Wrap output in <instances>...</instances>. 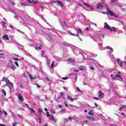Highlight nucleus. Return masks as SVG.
<instances>
[{"label":"nucleus","instance_id":"774afa93","mask_svg":"<svg viewBox=\"0 0 126 126\" xmlns=\"http://www.w3.org/2000/svg\"><path fill=\"white\" fill-rule=\"evenodd\" d=\"M124 30L126 31V25L124 26Z\"/></svg>","mask_w":126,"mask_h":126},{"label":"nucleus","instance_id":"f03ea898","mask_svg":"<svg viewBox=\"0 0 126 126\" xmlns=\"http://www.w3.org/2000/svg\"><path fill=\"white\" fill-rule=\"evenodd\" d=\"M72 51L75 55H82L84 60H86V59L88 58L87 54H89V52H87V53H83L81 50L79 49V48L77 47L73 48Z\"/></svg>","mask_w":126,"mask_h":126},{"label":"nucleus","instance_id":"de8ad7c7","mask_svg":"<svg viewBox=\"0 0 126 126\" xmlns=\"http://www.w3.org/2000/svg\"><path fill=\"white\" fill-rule=\"evenodd\" d=\"M121 24L122 25H123V26H126V24H125V22H124V21H121Z\"/></svg>","mask_w":126,"mask_h":126},{"label":"nucleus","instance_id":"bf43d9fd","mask_svg":"<svg viewBox=\"0 0 126 126\" xmlns=\"http://www.w3.org/2000/svg\"><path fill=\"white\" fill-rule=\"evenodd\" d=\"M44 54H45V52L44 51H41L42 57H44Z\"/></svg>","mask_w":126,"mask_h":126},{"label":"nucleus","instance_id":"393cba45","mask_svg":"<svg viewBox=\"0 0 126 126\" xmlns=\"http://www.w3.org/2000/svg\"><path fill=\"white\" fill-rule=\"evenodd\" d=\"M85 68V66H79V69L80 70H83Z\"/></svg>","mask_w":126,"mask_h":126},{"label":"nucleus","instance_id":"b1692460","mask_svg":"<svg viewBox=\"0 0 126 126\" xmlns=\"http://www.w3.org/2000/svg\"><path fill=\"white\" fill-rule=\"evenodd\" d=\"M99 39H98L99 41H101V38H104L105 35L104 34H100L99 35Z\"/></svg>","mask_w":126,"mask_h":126},{"label":"nucleus","instance_id":"9d476101","mask_svg":"<svg viewBox=\"0 0 126 126\" xmlns=\"http://www.w3.org/2000/svg\"><path fill=\"white\" fill-rule=\"evenodd\" d=\"M106 6L107 12H108V13H109V14H110V15H111V16H114V15H115V13H114L113 11L110 10V9L108 7V5H106Z\"/></svg>","mask_w":126,"mask_h":126},{"label":"nucleus","instance_id":"37998d69","mask_svg":"<svg viewBox=\"0 0 126 126\" xmlns=\"http://www.w3.org/2000/svg\"><path fill=\"white\" fill-rule=\"evenodd\" d=\"M114 16L115 17H116V18H119V17H120V16H119V15L115 14H114Z\"/></svg>","mask_w":126,"mask_h":126},{"label":"nucleus","instance_id":"ea45409f","mask_svg":"<svg viewBox=\"0 0 126 126\" xmlns=\"http://www.w3.org/2000/svg\"><path fill=\"white\" fill-rule=\"evenodd\" d=\"M40 17H41L42 19L43 20H44L45 22H46V19H45V18H44V17H43V16H42V15H40Z\"/></svg>","mask_w":126,"mask_h":126},{"label":"nucleus","instance_id":"7ed1b4c3","mask_svg":"<svg viewBox=\"0 0 126 126\" xmlns=\"http://www.w3.org/2000/svg\"><path fill=\"white\" fill-rule=\"evenodd\" d=\"M75 30L76 32H77V34L75 33H72L70 31L67 32V33H69V35H71V36H76V37H78V38H79V34H82V31L80 28H76L75 29Z\"/></svg>","mask_w":126,"mask_h":126},{"label":"nucleus","instance_id":"a878e982","mask_svg":"<svg viewBox=\"0 0 126 126\" xmlns=\"http://www.w3.org/2000/svg\"><path fill=\"white\" fill-rule=\"evenodd\" d=\"M18 47L19 49H21V50H22L23 51L24 50L23 49V46H22V45H20L19 44Z\"/></svg>","mask_w":126,"mask_h":126},{"label":"nucleus","instance_id":"7c9ffc66","mask_svg":"<svg viewBox=\"0 0 126 126\" xmlns=\"http://www.w3.org/2000/svg\"><path fill=\"white\" fill-rule=\"evenodd\" d=\"M90 56L95 58V57H97V54H94L93 53H91V54H90Z\"/></svg>","mask_w":126,"mask_h":126},{"label":"nucleus","instance_id":"f257e3e1","mask_svg":"<svg viewBox=\"0 0 126 126\" xmlns=\"http://www.w3.org/2000/svg\"><path fill=\"white\" fill-rule=\"evenodd\" d=\"M14 18L17 19V20H20L23 24H28L29 21H30L31 17L28 14H24L22 17L18 15L14 16Z\"/></svg>","mask_w":126,"mask_h":126},{"label":"nucleus","instance_id":"412c9836","mask_svg":"<svg viewBox=\"0 0 126 126\" xmlns=\"http://www.w3.org/2000/svg\"><path fill=\"white\" fill-rule=\"evenodd\" d=\"M87 119H88V120H90V121H95V118L92 116H87Z\"/></svg>","mask_w":126,"mask_h":126},{"label":"nucleus","instance_id":"dca6fc26","mask_svg":"<svg viewBox=\"0 0 126 126\" xmlns=\"http://www.w3.org/2000/svg\"><path fill=\"white\" fill-rule=\"evenodd\" d=\"M67 99L69 100V101H70V102H73V101H74V99L70 95L67 96Z\"/></svg>","mask_w":126,"mask_h":126},{"label":"nucleus","instance_id":"f8f14e48","mask_svg":"<svg viewBox=\"0 0 126 126\" xmlns=\"http://www.w3.org/2000/svg\"><path fill=\"white\" fill-rule=\"evenodd\" d=\"M48 118H49V119L50 120V121H53V122H55V123H57V119H55V117H54V115H51Z\"/></svg>","mask_w":126,"mask_h":126},{"label":"nucleus","instance_id":"c9c22d12","mask_svg":"<svg viewBox=\"0 0 126 126\" xmlns=\"http://www.w3.org/2000/svg\"><path fill=\"white\" fill-rule=\"evenodd\" d=\"M63 46H66L67 47H68L69 46V44H68L67 42H64L63 43Z\"/></svg>","mask_w":126,"mask_h":126},{"label":"nucleus","instance_id":"39448f33","mask_svg":"<svg viewBox=\"0 0 126 126\" xmlns=\"http://www.w3.org/2000/svg\"><path fill=\"white\" fill-rule=\"evenodd\" d=\"M60 24L61 25L63 29H66L67 28H70L69 23H66L65 21H60Z\"/></svg>","mask_w":126,"mask_h":126},{"label":"nucleus","instance_id":"338daca9","mask_svg":"<svg viewBox=\"0 0 126 126\" xmlns=\"http://www.w3.org/2000/svg\"><path fill=\"white\" fill-rule=\"evenodd\" d=\"M0 126H5V125L4 124H1L0 123Z\"/></svg>","mask_w":126,"mask_h":126},{"label":"nucleus","instance_id":"2eb2a0df","mask_svg":"<svg viewBox=\"0 0 126 126\" xmlns=\"http://www.w3.org/2000/svg\"><path fill=\"white\" fill-rule=\"evenodd\" d=\"M2 38L3 40H5L6 41H8V40H9V37H8V35L7 34H4Z\"/></svg>","mask_w":126,"mask_h":126},{"label":"nucleus","instance_id":"5fc2aeb1","mask_svg":"<svg viewBox=\"0 0 126 126\" xmlns=\"http://www.w3.org/2000/svg\"><path fill=\"white\" fill-rule=\"evenodd\" d=\"M111 2H116L117 1H118V0H111Z\"/></svg>","mask_w":126,"mask_h":126},{"label":"nucleus","instance_id":"49530a36","mask_svg":"<svg viewBox=\"0 0 126 126\" xmlns=\"http://www.w3.org/2000/svg\"><path fill=\"white\" fill-rule=\"evenodd\" d=\"M110 57L111 60H112V61H114V55H111L110 56Z\"/></svg>","mask_w":126,"mask_h":126},{"label":"nucleus","instance_id":"0e129e2a","mask_svg":"<svg viewBox=\"0 0 126 126\" xmlns=\"http://www.w3.org/2000/svg\"><path fill=\"white\" fill-rule=\"evenodd\" d=\"M27 1H28V2H29L30 3H32V1L31 0H27Z\"/></svg>","mask_w":126,"mask_h":126},{"label":"nucleus","instance_id":"6e6d98bb","mask_svg":"<svg viewBox=\"0 0 126 126\" xmlns=\"http://www.w3.org/2000/svg\"><path fill=\"white\" fill-rule=\"evenodd\" d=\"M115 74H116V73H113V74H111L110 75V76H111V77H113V76H115Z\"/></svg>","mask_w":126,"mask_h":126},{"label":"nucleus","instance_id":"13d9d810","mask_svg":"<svg viewBox=\"0 0 126 126\" xmlns=\"http://www.w3.org/2000/svg\"><path fill=\"white\" fill-rule=\"evenodd\" d=\"M88 114L90 115V116H93V113H92V112H88Z\"/></svg>","mask_w":126,"mask_h":126},{"label":"nucleus","instance_id":"58836bf2","mask_svg":"<svg viewBox=\"0 0 126 126\" xmlns=\"http://www.w3.org/2000/svg\"><path fill=\"white\" fill-rule=\"evenodd\" d=\"M46 79L47 81H50V82H52L53 81L51 80H50V78L49 77H46Z\"/></svg>","mask_w":126,"mask_h":126},{"label":"nucleus","instance_id":"423d86ee","mask_svg":"<svg viewBox=\"0 0 126 126\" xmlns=\"http://www.w3.org/2000/svg\"><path fill=\"white\" fill-rule=\"evenodd\" d=\"M99 46V48L100 51H103V50H106V49H109L111 51L109 52V54H112V52H113V48H111L110 46L105 47V48L102 46V43H98V44Z\"/></svg>","mask_w":126,"mask_h":126},{"label":"nucleus","instance_id":"4c0bfd02","mask_svg":"<svg viewBox=\"0 0 126 126\" xmlns=\"http://www.w3.org/2000/svg\"><path fill=\"white\" fill-rule=\"evenodd\" d=\"M50 116L51 115H50V113H49V112H46V117L47 118H49Z\"/></svg>","mask_w":126,"mask_h":126},{"label":"nucleus","instance_id":"79ce46f5","mask_svg":"<svg viewBox=\"0 0 126 126\" xmlns=\"http://www.w3.org/2000/svg\"><path fill=\"white\" fill-rule=\"evenodd\" d=\"M13 59H14V61H21V59H19L18 58H13Z\"/></svg>","mask_w":126,"mask_h":126},{"label":"nucleus","instance_id":"864d4df0","mask_svg":"<svg viewBox=\"0 0 126 126\" xmlns=\"http://www.w3.org/2000/svg\"><path fill=\"white\" fill-rule=\"evenodd\" d=\"M36 50H41L40 47H35Z\"/></svg>","mask_w":126,"mask_h":126},{"label":"nucleus","instance_id":"680f3d73","mask_svg":"<svg viewBox=\"0 0 126 126\" xmlns=\"http://www.w3.org/2000/svg\"><path fill=\"white\" fill-rule=\"evenodd\" d=\"M9 27H10V28H12V29H15V28H14V27L12 26V25H9Z\"/></svg>","mask_w":126,"mask_h":126},{"label":"nucleus","instance_id":"69168bd1","mask_svg":"<svg viewBox=\"0 0 126 126\" xmlns=\"http://www.w3.org/2000/svg\"><path fill=\"white\" fill-rule=\"evenodd\" d=\"M11 117H15V114H14V113H12V114H11Z\"/></svg>","mask_w":126,"mask_h":126},{"label":"nucleus","instance_id":"aec40b11","mask_svg":"<svg viewBox=\"0 0 126 126\" xmlns=\"http://www.w3.org/2000/svg\"><path fill=\"white\" fill-rule=\"evenodd\" d=\"M18 99L19 100H20V101H24V99H23V97L22 96V95H21V94H19L18 95Z\"/></svg>","mask_w":126,"mask_h":126},{"label":"nucleus","instance_id":"72a5a7b5","mask_svg":"<svg viewBox=\"0 0 126 126\" xmlns=\"http://www.w3.org/2000/svg\"><path fill=\"white\" fill-rule=\"evenodd\" d=\"M46 62H47V64H50V63L51 62V60L48 59V58H46Z\"/></svg>","mask_w":126,"mask_h":126},{"label":"nucleus","instance_id":"603ef678","mask_svg":"<svg viewBox=\"0 0 126 126\" xmlns=\"http://www.w3.org/2000/svg\"><path fill=\"white\" fill-rule=\"evenodd\" d=\"M61 112H63V113H65V109H62L61 110Z\"/></svg>","mask_w":126,"mask_h":126},{"label":"nucleus","instance_id":"f3484780","mask_svg":"<svg viewBox=\"0 0 126 126\" xmlns=\"http://www.w3.org/2000/svg\"><path fill=\"white\" fill-rule=\"evenodd\" d=\"M120 74H121V72H119L117 74H116L113 78H112V79L114 80L116 79L117 77H121V75H120Z\"/></svg>","mask_w":126,"mask_h":126},{"label":"nucleus","instance_id":"c03bdc74","mask_svg":"<svg viewBox=\"0 0 126 126\" xmlns=\"http://www.w3.org/2000/svg\"><path fill=\"white\" fill-rule=\"evenodd\" d=\"M50 112L52 113V114H56V112L54 111V110H53V109H51L50 110Z\"/></svg>","mask_w":126,"mask_h":126},{"label":"nucleus","instance_id":"4d7b16f0","mask_svg":"<svg viewBox=\"0 0 126 126\" xmlns=\"http://www.w3.org/2000/svg\"><path fill=\"white\" fill-rule=\"evenodd\" d=\"M77 90L79 92H81V90H80V89H79V87H77L76 88Z\"/></svg>","mask_w":126,"mask_h":126},{"label":"nucleus","instance_id":"a19ab883","mask_svg":"<svg viewBox=\"0 0 126 126\" xmlns=\"http://www.w3.org/2000/svg\"><path fill=\"white\" fill-rule=\"evenodd\" d=\"M29 76L30 79H31L32 80L33 79V76H32V75L30 74V75H29Z\"/></svg>","mask_w":126,"mask_h":126},{"label":"nucleus","instance_id":"4be33fe9","mask_svg":"<svg viewBox=\"0 0 126 126\" xmlns=\"http://www.w3.org/2000/svg\"><path fill=\"white\" fill-rule=\"evenodd\" d=\"M58 64H55V62H52L51 65V68H53V67H56V66H57Z\"/></svg>","mask_w":126,"mask_h":126},{"label":"nucleus","instance_id":"cd10ccee","mask_svg":"<svg viewBox=\"0 0 126 126\" xmlns=\"http://www.w3.org/2000/svg\"><path fill=\"white\" fill-rule=\"evenodd\" d=\"M2 93L3 94L4 96H6V93L4 89H1Z\"/></svg>","mask_w":126,"mask_h":126},{"label":"nucleus","instance_id":"8fccbe9b","mask_svg":"<svg viewBox=\"0 0 126 126\" xmlns=\"http://www.w3.org/2000/svg\"><path fill=\"white\" fill-rule=\"evenodd\" d=\"M21 4L22 5H24V6H25V5H28V4H27V3H21Z\"/></svg>","mask_w":126,"mask_h":126},{"label":"nucleus","instance_id":"ddd939ff","mask_svg":"<svg viewBox=\"0 0 126 126\" xmlns=\"http://www.w3.org/2000/svg\"><path fill=\"white\" fill-rule=\"evenodd\" d=\"M104 93H103V92H102L101 91H98V97L100 99H102V98L104 97Z\"/></svg>","mask_w":126,"mask_h":126},{"label":"nucleus","instance_id":"6ab92c4d","mask_svg":"<svg viewBox=\"0 0 126 126\" xmlns=\"http://www.w3.org/2000/svg\"><path fill=\"white\" fill-rule=\"evenodd\" d=\"M57 3H58V4H59V5L61 6V7H63V2H62V1L60 0H57Z\"/></svg>","mask_w":126,"mask_h":126},{"label":"nucleus","instance_id":"e433bc0d","mask_svg":"<svg viewBox=\"0 0 126 126\" xmlns=\"http://www.w3.org/2000/svg\"><path fill=\"white\" fill-rule=\"evenodd\" d=\"M26 55L27 56V57H32V55L30 54V53L28 52H26Z\"/></svg>","mask_w":126,"mask_h":126},{"label":"nucleus","instance_id":"bb28decb","mask_svg":"<svg viewBox=\"0 0 126 126\" xmlns=\"http://www.w3.org/2000/svg\"><path fill=\"white\" fill-rule=\"evenodd\" d=\"M2 114L4 115V117H6V116H7V112H6V111H3L2 112Z\"/></svg>","mask_w":126,"mask_h":126},{"label":"nucleus","instance_id":"20e7f679","mask_svg":"<svg viewBox=\"0 0 126 126\" xmlns=\"http://www.w3.org/2000/svg\"><path fill=\"white\" fill-rule=\"evenodd\" d=\"M104 28L107 30H109L110 32H116L117 29L114 27H111L108 24L105 22L104 24Z\"/></svg>","mask_w":126,"mask_h":126},{"label":"nucleus","instance_id":"1a4fd4ad","mask_svg":"<svg viewBox=\"0 0 126 126\" xmlns=\"http://www.w3.org/2000/svg\"><path fill=\"white\" fill-rule=\"evenodd\" d=\"M116 62H117V63H118V64H119V65L120 66H123V65H125H125H126V62H124V61H121L120 60V59H118L117 60H116Z\"/></svg>","mask_w":126,"mask_h":126},{"label":"nucleus","instance_id":"e2e57ef3","mask_svg":"<svg viewBox=\"0 0 126 126\" xmlns=\"http://www.w3.org/2000/svg\"><path fill=\"white\" fill-rule=\"evenodd\" d=\"M64 121L65 122H68V119H66V118H64Z\"/></svg>","mask_w":126,"mask_h":126},{"label":"nucleus","instance_id":"6e6552de","mask_svg":"<svg viewBox=\"0 0 126 126\" xmlns=\"http://www.w3.org/2000/svg\"><path fill=\"white\" fill-rule=\"evenodd\" d=\"M84 4L85 5H86V6H87L88 9L87 10L88 11H93V10H94V7H92V6L86 3H84Z\"/></svg>","mask_w":126,"mask_h":126},{"label":"nucleus","instance_id":"a18cd8bd","mask_svg":"<svg viewBox=\"0 0 126 126\" xmlns=\"http://www.w3.org/2000/svg\"><path fill=\"white\" fill-rule=\"evenodd\" d=\"M62 79H63V80H66L67 79H68V77H63L62 78Z\"/></svg>","mask_w":126,"mask_h":126},{"label":"nucleus","instance_id":"4468645a","mask_svg":"<svg viewBox=\"0 0 126 126\" xmlns=\"http://www.w3.org/2000/svg\"><path fill=\"white\" fill-rule=\"evenodd\" d=\"M75 63V60H73L71 58L67 60V63Z\"/></svg>","mask_w":126,"mask_h":126},{"label":"nucleus","instance_id":"052dcab7","mask_svg":"<svg viewBox=\"0 0 126 126\" xmlns=\"http://www.w3.org/2000/svg\"><path fill=\"white\" fill-rule=\"evenodd\" d=\"M1 23H2V24H3V25H5V24H6V23H5V22H4V21H2L1 22Z\"/></svg>","mask_w":126,"mask_h":126},{"label":"nucleus","instance_id":"473e14b6","mask_svg":"<svg viewBox=\"0 0 126 126\" xmlns=\"http://www.w3.org/2000/svg\"><path fill=\"white\" fill-rule=\"evenodd\" d=\"M16 69V66H15V65H12L11 69H12L13 70H14Z\"/></svg>","mask_w":126,"mask_h":126},{"label":"nucleus","instance_id":"c85d7f7f","mask_svg":"<svg viewBox=\"0 0 126 126\" xmlns=\"http://www.w3.org/2000/svg\"><path fill=\"white\" fill-rule=\"evenodd\" d=\"M15 29V30H16V31H17L19 33H21L22 34H24V32H22L21 31H20V30H19L18 29Z\"/></svg>","mask_w":126,"mask_h":126},{"label":"nucleus","instance_id":"f704fd0d","mask_svg":"<svg viewBox=\"0 0 126 126\" xmlns=\"http://www.w3.org/2000/svg\"><path fill=\"white\" fill-rule=\"evenodd\" d=\"M55 60L57 61V62H61V58L60 57H56L55 58Z\"/></svg>","mask_w":126,"mask_h":126},{"label":"nucleus","instance_id":"9b49d317","mask_svg":"<svg viewBox=\"0 0 126 126\" xmlns=\"http://www.w3.org/2000/svg\"><path fill=\"white\" fill-rule=\"evenodd\" d=\"M45 36L46 39L49 41L51 42L53 40V37H52V35L49 34H46Z\"/></svg>","mask_w":126,"mask_h":126},{"label":"nucleus","instance_id":"5701e85b","mask_svg":"<svg viewBox=\"0 0 126 126\" xmlns=\"http://www.w3.org/2000/svg\"><path fill=\"white\" fill-rule=\"evenodd\" d=\"M29 109H30L32 113H33V114H35V115H36V111H35V110L30 108V107H29Z\"/></svg>","mask_w":126,"mask_h":126},{"label":"nucleus","instance_id":"2f4dec72","mask_svg":"<svg viewBox=\"0 0 126 126\" xmlns=\"http://www.w3.org/2000/svg\"><path fill=\"white\" fill-rule=\"evenodd\" d=\"M125 108H126V105H123L122 107L119 108V111H123Z\"/></svg>","mask_w":126,"mask_h":126},{"label":"nucleus","instance_id":"c756f323","mask_svg":"<svg viewBox=\"0 0 126 126\" xmlns=\"http://www.w3.org/2000/svg\"><path fill=\"white\" fill-rule=\"evenodd\" d=\"M7 80H8V79H7V78H6V77H3L2 79V81H5L6 84V81H7Z\"/></svg>","mask_w":126,"mask_h":126},{"label":"nucleus","instance_id":"a211bd4d","mask_svg":"<svg viewBox=\"0 0 126 126\" xmlns=\"http://www.w3.org/2000/svg\"><path fill=\"white\" fill-rule=\"evenodd\" d=\"M97 8L98 9H101V8H103V5L101 3H97Z\"/></svg>","mask_w":126,"mask_h":126},{"label":"nucleus","instance_id":"09e8293b","mask_svg":"<svg viewBox=\"0 0 126 126\" xmlns=\"http://www.w3.org/2000/svg\"><path fill=\"white\" fill-rule=\"evenodd\" d=\"M89 68H90V69H92V70H94V67H93V66H90Z\"/></svg>","mask_w":126,"mask_h":126},{"label":"nucleus","instance_id":"0eeeda50","mask_svg":"<svg viewBox=\"0 0 126 126\" xmlns=\"http://www.w3.org/2000/svg\"><path fill=\"white\" fill-rule=\"evenodd\" d=\"M6 85L8 86V88L10 89V92L11 93L12 91V89L13 88V83H11L10 81H9V80H7V81H6Z\"/></svg>","mask_w":126,"mask_h":126},{"label":"nucleus","instance_id":"3c124183","mask_svg":"<svg viewBox=\"0 0 126 126\" xmlns=\"http://www.w3.org/2000/svg\"><path fill=\"white\" fill-rule=\"evenodd\" d=\"M15 64L18 67L19 65H18V63L17 62H15Z\"/></svg>","mask_w":126,"mask_h":126}]
</instances>
